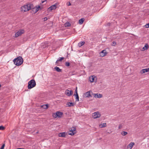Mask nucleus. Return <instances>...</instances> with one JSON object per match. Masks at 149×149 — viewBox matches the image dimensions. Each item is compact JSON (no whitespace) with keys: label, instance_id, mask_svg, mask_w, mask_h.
Here are the masks:
<instances>
[{"label":"nucleus","instance_id":"f257e3e1","mask_svg":"<svg viewBox=\"0 0 149 149\" xmlns=\"http://www.w3.org/2000/svg\"><path fill=\"white\" fill-rule=\"evenodd\" d=\"M33 8V5L31 3H28L22 6L21 8L22 12H26Z\"/></svg>","mask_w":149,"mask_h":149},{"label":"nucleus","instance_id":"f03ea898","mask_svg":"<svg viewBox=\"0 0 149 149\" xmlns=\"http://www.w3.org/2000/svg\"><path fill=\"white\" fill-rule=\"evenodd\" d=\"M23 60L22 57L19 56L15 58L13 60L14 63L17 66L21 65L23 62Z\"/></svg>","mask_w":149,"mask_h":149},{"label":"nucleus","instance_id":"7ed1b4c3","mask_svg":"<svg viewBox=\"0 0 149 149\" xmlns=\"http://www.w3.org/2000/svg\"><path fill=\"white\" fill-rule=\"evenodd\" d=\"M36 85V83L34 79H32L29 81L28 83V88L31 89L35 87Z\"/></svg>","mask_w":149,"mask_h":149},{"label":"nucleus","instance_id":"20e7f679","mask_svg":"<svg viewBox=\"0 0 149 149\" xmlns=\"http://www.w3.org/2000/svg\"><path fill=\"white\" fill-rule=\"evenodd\" d=\"M24 32V30L23 29H21L19 30L15 34V37L16 38L17 37L19 36H20Z\"/></svg>","mask_w":149,"mask_h":149},{"label":"nucleus","instance_id":"39448f33","mask_svg":"<svg viewBox=\"0 0 149 149\" xmlns=\"http://www.w3.org/2000/svg\"><path fill=\"white\" fill-rule=\"evenodd\" d=\"M101 114L99 112H96L93 113L92 114L93 117L94 118H100L101 116Z\"/></svg>","mask_w":149,"mask_h":149},{"label":"nucleus","instance_id":"423d86ee","mask_svg":"<svg viewBox=\"0 0 149 149\" xmlns=\"http://www.w3.org/2000/svg\"><path fill=\"white\" fill-rule=\"evenodd\" d=\"M96 79V77L94 75L90 76L89 77V80L91 82H95Z\"/></svg>","mask_w":149,"mask_h":149},{"label":"nucleus","instance_id":"0eeeda50","mask_svg":"<svg viewBox=\"0 0 149 149\" xmlns=\"http://www.w3.org/2000/svg\"><path fill=\"white\" fill-rule=\"evenodd\" d=\"M107 54L106 50H102L100 53V56L103 57L106 56Z\"/></svg>","mask_w":149,"mask_h":149},{"label":"nucleus","instance_id":"6e6552de","mask_svg":"<svg viewBox=\"0 0 149 149\" xmlns=\"http://www.w3.org/2000/svg\"><path fill=\"white\" fill-rule=\"evenodd\" d=\"M56 8V4L52 5L48 8V10L49 11H51L55 9Z\"/></svg>","mask_w":149,"mask_h":149},{"label":"nucleus","instance_id":"1a4fd4ad","mask_svg":"<svg viewBox=\"0 0 149 149\" xmlns=\"http://www.w3.org/2000/svg\"><path fill=\"white\" fill-rule=\"evenodd\" d=\"M94 97L95 98H101L102 97V95L100 94L94 93Z\"/></svg>","mask_w":149,"mask_h":149},{"label":"nucleus","instance_id":"9d476101","mask_svg":"<svg viewBox=\"0 0 149 149\" xmlns=\"http://www.w3.org/2000/svg\"><path fill=\"white\" fill-rule=\"evenodd\" d=\"M40 6H38V7H34L33 6V8L31 9H33V11L34 13H36L39 10V9L40 8Z\"/></svg>","mask_w":149,"mask_h":149},{"label":"nucleus","instance_id":"9b49d317","mask_svg":"<svg viewBox=\"0 0 149 149\" xmlns=\"http://www.w3.org/2000/svg\"><path fill=\"white\" fill-rule=\"evenodd\" d=\"M134 142H131L127 146V149H131L133 146L134 145Z\"/></svg>","mask_w":149,"mask_h":149},{"label":"nucleus","instance_id":"f8f14e48","mask_svg":"<svg viewBox=\"0 0 149 149\" xmlns=\"http://www.w3.org/2000/svg\"><path fill=\"white\" fill-rule=\"evenodd\" d=\"M149 71V68L147 69H143L141 70L140 71V73L141 74H143L146 72H148Z\"/></svg>","mask_w":149,"mask_h":149},{"label":"nucleus","instance_id":"ddd939ff","mask_svg":"<svg viewBox=\"0 0 149 149\" xmlns=\"http://www.w3.org/2000/svg\"><path fill=\"white\" fill-rule=\"evenodd\" d=\"M66 94L68 96H70L72 94L73 92L72 91H70L68 90H66L65 91Z\"/></svg>","mask_w":149,"mask_h":149},{"label":"nucleus","instance_id":"4468645a","mask_svg":"<svg viewBox=\"0 0 149 149\" xmlns=\"http://www.w3.org/2000/svg\"><path fill=\"white\" fill-rule=\"evenodd\" d=\"M66 135L65 132H63L58 134V136L59 137H65Z\"/></svg>","mask_w":149,"mask_h":149},{"label":"nucleus","instance_id":"2eb2a0df","mask_svg":"<svg viewBox=\"0 0 149 149\" xmlns=\"http://www.w3.org/2000/svg\"><path fill=\"white\" fill-rule=\"evenodd\" d=\"M148 48V44H146L145 45L144 47L141 49L142 51H144L146 50Z\"/></svg>","mask_w":149,"mask_h":149},{"label":"nucleus","instance_id":"dca6fc26","mask_svg":"<svg viewBox=\"0 0 149 149\" xmlns=\"http://www.w3.org/2000/svg\"><path fill=\"white\" fill-rule=\"evenodd\" d=\"M106 126L107 124L106 123L100 124L99 125V127L100 128L105 127Z\"/></svg>","mask_w":149,"mask_h":149},{"label":"nucleus","instance_id":"f3484780","mask_svg":"<svg viewBox=\"0 0 149 149\" xmlns=\"http://www.w3.org/2000/svg\"><path fill=\"white\" fill-rule=\"evenodd\" d=\"M57 117H58L61 118L62 117L63 115V113L61 112L57 111L56 112Z\"/></svg>","mask_w":149,"mask_h":149},{"label":"nucleus","instance_id":"a211bd4d","mask_svg":"<svg viewBox=\"0 0 149 149\" xmlns=\"http://www.w3.org/2000/svg\"><path fill=\"white\" fill-rule=\"evenodd\" d=\"M84 20V18H81V19L79 20V24H82Z\"/></svg>","mask_w":149,"mask_h":149},{"label":"nucleus","instance_id":"6ab92c4d","mask_svg":"<svg viewBox=\"0 0 149 149\" xmlns=\"http://www.w3.org/2000/svg\"><path fill=\"white\" fill-rule=\"evenodd\" d=\"M85 43V42L84 41L81 42L78 44V46L79 47H81Z\"/></svg>","mask_w":149,"mask_h":149},{"label":"nucleus","instance_id":"aec40b11","mask_svg":"<svg viewBox=\"0 0 149 149\" xmlns=\"http://www.w3.org/2000/svg\"><path fill=\"white\" fill-rule=\"evenodd\" d=\"M76 132H73L72 131H71V132L69 131L68 132V134L69 135L72 136L74 135Z\"/></svg>","mask_w":149,"mask_h":149},{"label":"nucleus","instance_id":"412c9836","mask_svg":"<svg viewBox=\"0 0 149 149\" xmlns=\"http://www.w3.org/2000/svg\"><path fill=\"white\" fill-rule=\"evenodd\" d=\"M67 105L68 107L73 106L74 105V103L72 102H68L67 103Z\"/></svg>","mask_w":149,"mask_h":149},{"label":"nucleus","instance_id":"4be33fe9","mask_svg":"<svg viewBox=\"0 0 149 149\" xmlns=\"http://www.w3.org/2000/svg\"><path fill=\"white\" fill-rule=\"evenodd\" d=\"M85 95L86 97H89L91 96L90 93L89 92H87L85 93Z\"/></svg>","mask_w":149,"mask_h":149},{"label":"nucleus","instance_id":"5701e85b","mask_svg":"<svg viewBox=\"0 0 149 149\" xmlns=\"http://www.w3.org/2000/svg\"><path fill=\"white\" fill-rule=\"evenodd\" d=\"M54 69L58 72H60L61 71V69L60 68H59L58 67H55L54 68Z\"/></svg>","mask_w":149,"mask_h":149},{"label":"nucleus","instance_id":"b1692460","mask_svg":"<svg viewBox=\"0 0 149 149\" xmlns=\"http://www.w3.org/2000/svg\"><path fill=\"white\" fill-rule=\"evenodd\" d=\"M42 108L44 109H47L48 107V106L47 104H44L41 106Z\"/></svg>","mask_w":149,"mask_h":149},{"label":"nucleus","instance_id":"393cba45","mask_svg":"<svg viewBox=\"0 0 149 149\" xmlns=\"http://www.w3.org/2000/svg\"><path fill=\"white\" fill-rule=\"evenodd\" d=\"M127 132L125 131L122 132L121 133V134L123 136H125L127 134Z\"/></svg>","mask_w":149,"mask_h":149},{"label":"nucleus","instance_id":"a878e982","mask_svg":"<svg viewBox=\"0 0 149 149\" xmlns=\"http://www.w3.org/2000/svg\"><path fill=\"white\" fill-rule=\"evenodd\" d=\"M74 95H75L76 96V101H79V97L78 94L75 95L74 94Z\"/></svg>","mask_w":149,"mask_h":149},{"label":"nucleus","instance_id":"bb28decb","mask_svg":"<svg viewBox=\"0 0 149 149\" xmlns=\"http://www.w3.org/2000/svg\"><path fill=\"white\" fill-rule=\"evenodd\" d=\"M52 116L54 118H56L57 117V113L56 112L55 113H53L52 114Z\"/></svg>","mask_w":149,"mask_h":149},{"label":"nucleus","instance_id":"cd10ccee","mask_svg":"<svg viewBox=\"0 0 149 149\" xmlns=\"http://www.w3.org/2000/svg\"><path fill=\"white\" fill-rule=\"evenodd\" d=\"M76 130V128L75 127H72L71 129V130H70V132L72 131L73 132H75Z\"/></svg>","mask_w":149,"mask_h":149},{"label":"nucleus","instance_id":"c85d7f7f","mask_svg":"<svg viewBox=\"0 0 149 149\" xmlns=\"http://www.w3.org/2000/svg\"><path fill=\"white\" fill-rule=\"evenodd\" d=\"M65 26H70L71 24L69 22H67L65 23Z\"/></svg>","mask_w":149,"mask_h":149},{"label":"nucleus","instance_id":"c756f323","mask_svg":"<svg viewBox=\"0 0 149 149\" xmlns=\"http://www.w3.org/2000/svg\"><path fill=\"white\" fill-rule=\"evenodd\" d=\"M64 58V57H62L60 58H58L57 60V61H61L63 60Z\"/></svg>","mask_w":149,"mask_h":149},{"label":"nucleus","instance_id":"7c9ffc66","mask_svg":"<svg viewBox=\"0 0 149 149\" xmlns=\"http://www.w3.org/2000/svg\"><path fill=\"white\" fill-rule=\"evenodd\" d=\"M70 63L68 62H65V65L67 66H69L70 65Z\"/></svg>","mask_w":149,"mask_h":149},{"label":"nucleus","instance_id":"2f4dec72","mask_svg":"<svg viewBox=\"0 0 149 149\" xmlns=\"http://www.w3.org/2000/svg\"><path fill=\"white\" fill-rule=\"evenodd\" d=\"M4 129H5V127L3 126H0V130H3Z\"/></svg>","mask_w":149,"mask_h":149},{"label":"nucleus","instance_id":"473e14b6","mask_svg":"<svg viewBox=\"0 0 149 149\" xmlns=\"http://www.w3.org/2000/svg\"><path fill=\"white\" fill-rule=\"evenodd\" d=\"M111 45L112 46H115L116 45V43L115 42L113 41L112 42Z\"/></svg>","mask_w":149,"mask_h":149},{"label":"nucleus","instance_id":"72a5a7b5","mask_svg":"<svg viewBox=\"0 0 149 149\" xmlns=\"http://www.w3.org/2000/svg\"><path fill=\"white\" fill-rule=\"evenodd\" d=\"M122 127H123V125H122V124H120L119 125L118 127V128L119 129H121L122 128Z\"/></svg>","mask_w":149,"mask_h":149},{"label":"nucleus","instance_id":"f704fd0d","mask_svg":"<svg viewBox=\"0 0 149 149\" xmlns=\"http://www.w3.org/2000/svg\"><path fill=\"white\" fill-rule=\"evenodd\" d=\"M5 144H3L1 146V147L0 148V149H4V147H5Z\"/></svg>","mask_w":149,"mask_h":149},{"label":"nucleus","instance_id":"c9c22d12","mask_svg":"<svg viewBox=\"0 0 149 149\" xmlns=\"http://www.w3.org/2000/svg\"><path fill=\"white\" fill-rule=\"evenodd\" d=\"M145 26H146V28H149V23H148Z\"/></svg>","mask_w":149,"mask_h":149},{"label":"nucleus","instance_id":"e433bc0d","mask_svg":"<svg viewBox=\"0 0 149 149\" xmlns=\"http://www.w3.org/2000/svg\"><path fill=\"white\" fill-rule=\"evenodd\" d=\"M77 88L76 87V90L75 91V93H76V94L75 95L78 94L77 92Z\"/></svg>","mask_w":149,"mask_h":149},{"label":"nucleus","instance_id":"4c0bfd02","mask_svg":"<svg viewBox=\"0 0 149 149\" xmlns=\"http://www.w3.org/2000/svg\"><path fill=\"white\" fill-rule=\"evenodd\" d=\"M44 21H45L47 20V17H45L44 18Z\"/></svg>","mask_w":149,"mask_h":149},{"label":"nucleus","instance_id":"58836bf2","mask_svg":"<svg viewBox=\"0 0 149 149\" xmlns=\"http://www.w3.org/2000/svg\"><path fill=\"white\" fill-rule=\"evenodd\" d=\"M67 5L68 6H70L71 5V4H70V2H68V3H67Z\"/></svg>","mask_w":149,"mask_h":149},{"label":"nucleus","instance_id":"ea45409f","mask_svg":"<svg viewBox=\"0 0 149 149\" xmlns=\"http://www.w3.org/2000/svg\"><path fill=\"white\" fill-rule=\"evenodd\" d=\"M46 0H42V3H43L46 1Z\"/></svg>","mask_w":149,"mask_h":149},{"label":"nucleus","instance_id":"a19ab883","mask_svg":"<svg viewBox=\"0 0 149 149\" xmlns=\"http://www.w3.org/2000/svg\"><path fill=\"white\" fill-rule=\"evenodd\" d=\"M16 149H24V148H17Z\"/></svg>","mask_w":149,"mask_h":149},{"label":"nucleus","instance_id":"79ce46f5","mask_svg":"<svg viewBox=\"0 0 149 149\" xmlns=\"http://www.w3.org/2000/svg\"><path fill=\"white\" fill-rule=\"evenodd\" d=\"M58 61H57H57H56V63H57L58 62Z\"/></svg>","mask_w":149,"mask_h":149},{"label":"nucleus","instance_id":"37998d69","mask_svg":"<svg viewBox=\"0 0 149 149\" xmlns=\"http://www.w3.org/2000/svg\"><path fill=\"white\" fill-rule=\"evenodd\" d=\"M38 133V131H37V132H36V133L37 134Z\"/></svg>","mask_w":149,"mask_h":149}]
</instances>
